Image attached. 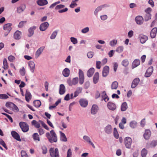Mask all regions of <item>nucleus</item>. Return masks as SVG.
Returning a JSON list of instances; mask_svg holds the SVG:
<instances>
[{
	"mask_svg": "<svg viewBox=\"0 0 157 157\" xmlns=\"http://www.w3.org/2000/svg\"><path fill=\"white\" fill-rule=\"evenodd\" d=\"M157 32V28H154L151 30L150 33L151 37L152 38H154L155 37Z\"/></svg>",
	"mask_w": 157,
	"mask_h": 157,
	"instance_id": "c85d7f7f",
	"label": "nucleus"
},
{
	"mask_svg": "<svg viewBox=\"0 0 157 157\" xmlns=\"http://www.w3.org/2000/svg\"><path fill=\"white\" fill-rule=\"evenodd\" d=\"M113 135L115 138L116 139H118L119 137V134L117 131V129L116 128H114L113 132Z\"/></svg>",
	"mask_w": 157,
	"mask_h": 157,
	"instance_id": "58836bf2",
	"label": "nucleus"
},
{
	"mask_svg": "<svg viewBox=\"0 0 157 157\" xmlns=\"http://www.w3.org/2000/svg\"><path fill=\"white\" fill-rule=\"evenodd\" d=\"M94 72V69L92 67L87 72V75L89 77H91L93 75Z\"/></svg>",
	"mask_w": 157,
	"mask_h": 157,
	"instance_id": "7c9ffc66",
	"label": "nucleus"
},
{
	"mask_svg": "<svg viewBox=\"0 0 157 157\" xmlns=\"http://www.w3.org/2000/svg\"><path fill=\"white\" fill-rule=\"evenodd\" d=\"M151 13H146L144 16L145 20L146 21H148L151 19Z\"/></svg>",
	"mask_w": 157,
	"mask_h": 157,
	"instance_id": "37998d69",
	"label": "nucleus"
},
{
	"mask_svg": "<svg viewBox=\"0 0 157 157\" xmlns=\"http://www.w3.org/2000/svg\"><path fill=\"white\" fill-rule=\"evenodd\" d=\"M20 36V31L18 30L16 31L14 33L13 36L14 39L19 40Z\"/></svg>",
	"mask_w": 157,
	"mask_h": 157,
	"instance_id": "ea45409f",
	"label": "nucleus"
},
{
	"mask_svg": "<svg viewBox=\"0 0 157 157\" xmlns=\"http://www.w3.org/2000/svg\"><path fill=\"white\" fill-rule=\"evenodd\" d=\"M77 6V4L75 2V1H73L71 4L70 5V7L71 8H73L75 7L76 6Z\"/></svg>",
	"mask_w": 157,
	"mask_h": 157,
	"instance_id": "e2e57ef3",
	"label": "nucleus"
},
{
	"mask_svg": "<svg viewBox=\"0 0 157 157\" xmlns=\"http://www.w3.org/2000/svg\"><path fill=\"white\" fill-rule=\"evenodd\" d=\"M137 125V123L135 121H131L130 123V126L132 128H134L136 127Z\"/></svg>",
	"mask_w": 157,
	"mask_h": 157,
	"instance_id": "c03bdc74",
	"label": "nucleus"
},
{
	"mask_svg": "<svg viewBox=\"0 0 157 157\" xmlns=\"http://www.w3.org/2000/svg\"><path fill=\"white\" fill-rule=\"evenodd\" d=\"M122 65L126 67H127L129 64V62L127 59H125L123 60L121 63Z\"/></svg>",
	"mask_w": 157,
	"mask_h": 157,
	"instance_id": "de8ad7c7",
	"label": "nucleus"
},
{
	"mask_svg": "<svg viewBox=\"0 0 157 157\" xmlns=\"http://www.w3.org/2000/svg\"><path fill=\"white\" fill-rule=\"evenodd\" d=\"M128 108V105L126 102L123 103L121 105V110L122 111H124L126 110Z\"/></svg>",
	"mask_w": 157,
	"mask_h": 157,
	"instance_id": "c9c22d12",
	"label": "nucleus"
},
{
	"mask_svg": "<svg viewBox=\"0 0 157 157\" xmlns=\"http://www.w3.org/2000/svg\"><path fill=\"white\" fill-rule=\"evenodd\" d=\"M123 48L122 46L119 47L117 48L116 50V51L120 53L123 51Z\"/></svg>",
	"mask_w": 157,
	"mask_h": 157,
	"instance_id": "bf43d9fd",
	"label": "nucleus"
},
{
	"mask_svg": "<svg viewBox=\"0 0 157 157\" xmlns=\"http://www.w3.org/2000/svg\"><path fill=\"white\" fill-rule=\"evenodd\" d=\"M78 77L74 78L71 81L70 78H69L67 80V82L70 86H72L73 85H76L78 82Z\"/></svg>",
	"mask_w": 157,
	"mask_h": 157,
	"instance_id": "423d86ee",
	"label": "nucleus"
},
{
	"mask_svg": "<svg viewBox=\"0 0 157 157\" xmlns=\"http://www.w3.org/2000/svg\"><path fill=\"white\" fill-rule=\"evenodd\" d=\"M65 88L64 85L63 84L60 85L59 88V94L61 95L65 93Z\"/></svg>",
	"mask_w": 157,
	"mask_h": 157,
	"instance_id": "aec40b11",
	"label": "nucleus"
},
{
	"mask_svg": "<svg viewBox=\"0 0 157 157\" xmlns=\"http://www.w3.org/2000/svg\"><path fill=\"white\" fill-rule=\"evenodd\" d=\"M32 137L34 141H40V138L39 135L37 133H34L32 135Z\"/></svg>",
	"mask_w": 157,
	"mask_h": 157,
	"instance_id": "2f4dec72",
	"label": "nucleus"
},
{
	"mask_svg": "<svg viewBox=\"0 0 157 157\" xmlns=\"http://www.w3.org/2000/svg\"><path fill=\"white\" fill-rule=\"evenodd\" d=\"M57 32L56 31H54L51 36L50 38L52 39H54L57 35Z\"/></svg>",
	"mask_w": 157,
	"mask_h": 157,
	"instance_id": "8fccbe9b",
	"label": "nucleus"
},
{
	"mask_svg": "<svg viewBox=\"0 0 157 157\" xmlns=\"http://www.w3.org/2000/svg\"><path fill=\"white\" fill-rule=\"evenodd\" d=\"M83 139L87 142L90 144L94 148H95V146L94 144L91 141L90 137L87 136H84L83 137Z\"/></svg>",
	"mask_w": 157,
	"mask_h": 157,
	"instance_id": "412c9836",
	"label": "nucleus"
},
{
	"mask_svg": "<svg viewBox=\"0 0 157 157\" xmlns=\"http://www.w3.org/2000/svg\"><path fill=\"white\" fill-rule=\"evenodd\" d=\"M20 128L24 132H26L29 130V126L26 123L20 122Z\"/></svg>",
	"mask_w": 157,
	"mask_h": 157,
	"instance_id": "39448f33",
	"label": "nucleus"
},
{
	"mask_svg": "<svg viewBox=\"0 0 157 157\" xmlns=\"http://www.w3.org/2000/svg\"><path fill=\"white\" fill-rule=\"evenodd\" d=\"M109 71V66H106L103 68L102 71V76L103 77H106L108 74Z\"/></svg>",
	"mask_w": 157,
	"mask_h": 157,
	"instance_id": "ddd939ff",
	"label": "nucleus"
},
{
	"mask_svg": "<svg viewBox=\"0 0 157 157\" xmlns=\"http://www.w3.org/2000/svg\"><path fill=\"white\" fill-rule=\"evenodd\" d=\"M140 81V79L138 78H135L132 81L131 87L132 88H135L138 85Z\"/></svg>",
	"mask_w": 157,
	"mask_h": 157,
	"instance_id": "4468645a",
	"label": "nucleus"
},
{
	"mask_svg": "<svg viewBox=\"0 0 157 157\" xmlns=\"http://www.w3.org/2000/svg\"><path fill=\"white\" fill-rule=\"evenodd\" d=\"M6 107L9 108L13 110H16L17 111H18L19 110V109L17 106L11 102H7L6 103Z\"/></svg>",
	"mask_w": 157,
	"mask_h": 157,
	"instance_id": "7ed1b4c3",
	"label": "nucleus"
},
{
	"mask_svg": "<svg viewBox=\"0 0 157 157\" xmlns=\"http://www.w3.org/2000/svg\"><path fill=\"white\" fill-rule=\"evenodd\" d=\"M135 20L136 23L138 24H141L144 22L143 17L140 16H138L136 17Z\"/></svg>",
	"mask_w": 157,
	"mask_h": 157,
	"instance_id": "dca6fc26",
	"label": "nucleus"
},
{
	"mask_svg": "<svg viewBox=\"0 0 157 157\" xmlns=\"http://www.w3.org/2000/svg\"><path fill=\"white\" fill-rule=\"evenodd\" d=\"M65 6L63 5H57L55 8V9L56 10H59L60 9L63 8Z\"/></svg>",
	"mask_w": 157,
	"mask_h": 157,
	"instance_id": "052dcab7",
	"label": "nucleus"
},
{
	"mask_svg": "<svg viewBox=\"0 0 157 157\" xmlns=\"http://www.w3.org/2000/svg\"><path fill=\"white\" fill-rule=\"evenodd\" d=\"M117 41L116 40H114L110 42L109 44L111 46H113L116 44Z\"/></svg>",
	"mask_w": 157,
	"mask_h": 157,
	"instance_id": "603ef678",
	"label": "nucleus"
},
{
	"mask_svg": "<svg viewBox=\"0 0 157 157\" xmlns=\"http://www.w3.org/2000/svg\"><path fill=\"white\" fill-rule=\"evenodd\" d=\"M31 96L30 93L29 92L26 91L25 95L26 100L28 102L29 101L31 98Z\"/></svg>",
	"mask_w": 157,
	"mask_h": 157,
	"instance_id": "f704fd0d",
	"label": "nucleus"
},
{
	"mask_svg": "<svg viewBox=\"0 0 157 157\" xmlns=\"http://www.w3.org/2000/svg\"><path fill=\"white\" fill-rule=\"evenodd\" d=\"M12 25V24L10 23L5 24L3 26V29L5 31L10 33L12 29V28L11 27Z\"/></svg>",
	"mask_w": 157,
	"mask_h": 157,
	"instance_id": "1a4fd4ad",
	"label": "nucleus"
},
{
	"mask_svg": "<svg viewBox=\"0 0 157 157\" xmlns=\"http://www.w3.org/2000/svg\"><path fill=\"white\" fill-rule=\"evenodd\" d=\"M151 135V132L149 129H147L145 130V132L144 135V139L146 140L149 139Z\"/></svg>",
	"mask_w": 157,
	"mask_h": 157,
	"instance_id": "a211bd4d",
	"label": "nucleus"
},
{
	"mask_svg": "<svg viewBox=\"0 0 157 157\" xmlns=\"http://www.w3.org/2000/svg\"><path fill=\"white\" fill-rule=\"evenodd\" d=\"M79 102L81 106L83 107H86L88 105V101L86 99H80Z\"/></svg>",
	"mask_w": 157,
	"mask_h": 157,
	"instance_id": "2eb2a0df",
	"label": "nucleus"
},
{
	"mask_svg": "<svg viewBox=\"0 0 157 157\" xmlns=\"http://www.w3.org/2000/svg\"><path fill=\"white\" fill-rule=\"evenodd\" d=\"M118 84L117 81H115L112 82L111 85V88L112 90L116 89L118 86Z\"/></svg>",
	"mask_w": 157,
	"mask_h": 157,
	"instance_id": "e433bc0d",
	"label": "nucleus"
},
{
	"mask_svg": "<svg viewBox=\"0 0 157 157\" xmlns=\"http://www.w3.org/2000/svg\"><path fill=\"white\" fill-rule=\"evenodd\" d=\"M46 136L47 138L49 141L51 143L56 142L57 141V137L55 132L53 130L50 131V133L47 132L46 134Z\"/></svg>",
	"mask_w": 157,
	"mask_h": 157,
	"instance_id": "f257e3e1",
	"label": "nucleus"
},
{
	"mask_svg": "<svg viewBox=\"0 0 157 157\" xmlns=\"http://www.w3.org/2000/svg\"><path fill=\"white\" fill-rule=\"evenodd\" d=\"M50 155L51 157H59L58 149L56 148L54 150V148H51L49 150Z\"/></svg>",
	"mask_w": 157,
	"mask_h": 157,
	"instance_id": "f03ea898",
	"label": "nucleus"
},
{
	"mask_svg": "<svg viewBox=\"0 0 157 157\" xmlns=\"http://www.w3.org/2000/svg\"><path fill=\"white\" fill-rule=\"evenodd\" d=\"M38 132L40 136L43 135L44 133V130L42 128H39L38 130Z\"/></svg>",
	"mask_w": 157,
	"mask_h": 157,
	"instance_id": "69168bd1",
	"label": "nucleus"
},
{
	"mask_svg": "<svg viewBox=\"0 0 157 157\" xmlns=\"http://www.w3.org/2000/svg\"><path fill=\"white\" fill-rule=\"evenodd\" d=\"M107 106L109 110L112 111L115 110L117 108V106L116 104L115 103L110 101H109L108 103Z\"/></svg>",
	"mask_w": 157,
	"mask_h": 157,
	"instance_id": "6e6552de",
	"label": "nucleus"
},
{
	"mask_svg": "<svg viewBox=\"0 0 157 157\" xmlns=\"http://www.w3.org/2000/svg\"><path fill=\"white\" fill-rule=\"evenodd\" d=\"M139 38L141 43L144 44L148 40V37L147 36L143 34H140L139 36Z\"/></svg>",
	"mask_w": 157,
	"mask_h": 157,
	"instance_id": "9b49d317",
	"label": "nucleus"
},
{
	"mask_svg": "<svg viewBox=\"0 0 157 157\" xmlns=\"http://www.w3.org/2000/svg\"><path fill=\"white\" fill-rule=\"evenodd\" d=\"M153 71V67L151 66L149 67L147 70L145 74V76L146 77H150L152 74Z\"/></svg>",
	"mask_w": 157,
	"mask_h": 157,
	"instance_id": "f8f14e48",
	"label": "nucleus"
},
{
	"mask_svg": "<svg viewBox=\"0 0 157 157\" xmlns=\"http://www.w3.org/2000/svg\"><path fill=\"white\" fill-rule=\"evenodd\" d=\"M8 97V96L6 94H0V98L1 99H7Z\"/></svg>",
	"mask_w": 157,
	"mask_h": 157,
	"instance_id": "338daca9",
	"label": "nucleus"
},
{
	"mask_svg": "<svg viewBox=\"0 0 157 157\" xmlns=\"http://www.w3.org/2000/svg\"><path fill=\"white\" fill-rule=\"evenodd\" d=\"M71 40L74 44H76L77 43V40L76 38L71 37Z\"/></svg>",
	"mask_w": 157,
	"mask_h": 157,
	"instance_id": "13d9d810",
	"label": "nucleus"
},
{
	"mask_svg": "<svg viewBox=\"0 0 157 157\" xmlns=\"http://www.w3.org/2000/svg\"><path fill=\"white\" fill-rule=\"evenodd\" d=\"M32 124L34 125L36 128H39L40 127V124L36 121L33 120L32 122Z\"/></svg>",
	"mask_w": 157,
	"mask_h": 157,
	"instance_id": "4c0bfd02",
	"label": "nucleus"
},
{
	"mask_svg": "<svg viewBox=\"0 0 157 157\" xmlns=\"http://www.w3.org/2000/svg\"><path fill=\"white\" fill-rule=\"evenodd\" d=\"M44 49V47H40L37 50L35 54V57L36 58H37L39 56L40 54L43 52Z\"/></svg>",
	"mask_w": 157,
	"mask_h": 157,
	"instance_id": "5701e85b",
	"label": "nucleus"
},
{
	"mask_svg": "<svg viewBox=\"0 0 157 157\" xmlns=\"http://www.w3.org/2000/svg\"><path fill=\"white\" fill-rule=\"evenodd\" d=\"M82 87H78L75 92L74 97H77L79 94L81 93L82 92Z\"/></svg>",
	"mask_w": 157,
	"mask_h": 157,
	"instance_id": "72a5a7b5",
	"label": "nucleus"
},
{
	"mask_svg": "<svg viewBox=\"0 0 157 157\" xmlns=\"http://www.w3.org/2000/svg\"><path fill=\"white\" fill-rule=\"evenodd\" d=\"M26 73L24 67H22V69L20 70V75L22 76H24Z\"/></svg>",
	"mask_w": 157,
	"mask_h": 157,
	"instance_id": "864d4df0",
	"label": "nucleus"
},
{
	"mask_svg": "<svg viewBox=\"0 0 157 157\" xmlns=\"http://www.w3.org/2000/svg\"><path fill=\"white\" fill-rule=\"evenodd\" d=\"M99 79V74L98 72L95 73L93 78V82L94 84H96Z\"/></svg>",
	"mask_w": 157,
	"mask_h": 157,
	"instance_id": "b1692460",
	"label": "nucleus"
},
{
	"mask_svg": "<svg viewBox=\"0 0 157 157\" xmlns=\"http://www.w3.org/2000/svg\"><path fill=\"white\" fill-rule=\"evenodd\" d=\"M132 142V139L130 137H127L124 139V144L127 148H130Z\"/></svg>",
	"mask_w": 157,
	"mask_h": 157,
	"instance_id": "20e7f679",
	"label": "nucleus"
},
{
	"mask_svg": "<svg viewBox=\"0 0 157 157\" xmlns=\"http://www.w3.org/2000/svg\"><path fill=\"white\" fill-rule=\"evenodd\" d=\"M49 25L48 23L47 22L42 23L40 26V30L42 31L45 30L48 27Z\"/></svg>",
	"mask_w": 157,
	"mask_h": 157,
	"instance_id": "9d476101",
	"label": "nucleus"
},
{
	"mask_svg": "<svg viewBox=\"0 0 157 157\" xmlns=\"http://www.w3.org/2000/svg\"><path fill=\"white\" fill-rule=\"evenodd\" d=\"M140 64V62L139 59H135L133 62L132 63V68H134L138 66Z\"/></svg>",
	"mask_w": 157,
	"mask_h": 157,
	"instance_id": "c756f323",
	"label": "nucleus"
},
{
	"mask_svg": "<svg viewBox=\"0 0 157 157\" xmlns=\"http://www.w3.org/2000/svg\"><path fill=\"white\" fill-rule=\"evenodd\" d=\"M94 53L92 52H88L87 54V56L88 58H92L94 56Z\"/></svg>",
	"mask_w": 157,
	"mask_h": 157,
	"instance_id": "6e6d98bb",
	"label": "nucleus"
},
{
	"mask_svg": "<svg viewBox=\"0 0 157 157\" xmlns=\"http://www.w3.org/2000/svg\"><path fill=\"white\" fill-rule=\"evenodd\" d=\"M15 58L13 56L10 55L8 57V60L11 62H12L15 59Z\"/></svg>",
	"mask_w": 157,
	"mask_h": 157,
	"instance_id": "0e129e2a",
	"label": "nucleus"
},
{
	"mask_svg": "<svg viewBox=\"0 0 157 157\" xmlns=\"http://www.w3.org/2000/svg\"><path fill=\"white\" fill-rule=\"evenodd\" d=\"M33 103L34 105L36 107H38L41 105V102L39 100L34 101Z\"/></svg>",
	"mask_w": 157,
	"mask_h": 157,
	"instance_id": "a19ab883",
	"label": "nucleus"
},
{
	"mask_svg": "<svg viewBox=\"0 0 157 157\" xmlns=\"http://www.w3.org/2000/svg\"><path fill=\"white\" fill-rule=\"evenodd\" d=\"M42 153L44 154H46L47 152V148L45 146L42 147Z\"/></svg>",
	"mask_w": 157,
	"mask_h": 157,
	"instance_id": "774afa93",
	"label": "nucleus"
},
{
	"mask_svg": "<svg viewBox=\"0 0 157 157\" xmlns=\"http://www.w3.org/2000/svg\"><path fill=\"white\" fill-rule=\"evenodd\" d=\"M60 134V139L63 142H67V139L65 134L61 131H59Z\"/></svg>",
	"mask_w": 157,
	"mask_h": 157,
	"instance_id": "cd10ccee",
	"label": "nucleus"
},
{
	"mask_svg": "<svg viewBox=\"0 0 157 157\" xmlns=\"http://www.w3.org/2000/svg\"><path fill=\"white\" fill-rule=\"evenodd\" d=\"M147 153V150L145 148L143 149L141 151V155L142 157H146Z\"/></svg>",
	"mask_w": 157,
	"mask_h": 157,
	"instance_id": "a18cd8bd",
	"label": "nucleus"
},
{
	"mask_svg": "<svg viewBox=\"0 0 157 157\" xmlns=\"http://www.w3.org/2000/svg\"><path fill=\"white\" fill-rule=\"evenodd\" d=\"M36 27L35 26H33L30 27L29 29V34L28 36L29 37H31L32 36L34 33V30L36 29Z\"/></svg>",
	"mask_w": 157,
	"mask_h": 157,
	"instance_id": "393cba45",
	"label": "nucleus"
},
{
	"mask_svg": "<svg viewBox=\"0 0 157 157\" xmlns=\"http://www.w3.org/2000/svg\"><path fill=\"white\" fill-rule=\"evenodd\" d=\"M29 65L30 68V70L32 72L34 71L35 67V64L33 61H30L29 62Z\"/></svg>",
	"mask_w": 157,
	"mask_h": 157,
	"instance_id": "473e14b6",
	"label": "nucleus"
},
{
	"mask_svg": "<svg viewBox=\"0 0 157 157\" xmlns=\"http://www.w3.org/2000/svg\"><path fill=\"white\" fill-rule=\"evenodd\" d=\"M3 68L5 69H7L8 68V63L6 59V58H4L3 60Z\"/></svg>",
	"mask_w": 157,
	"mask_h": 157,
	"instance_id": "79ce46f5",
	"label": "nucleus"
},
{
	"mask_svg": "<svg viewBox=\"0 0 157 157\" xmlns=\"http://www.w3.org/2000/svg\"><path fill=\"white\" fill-rule=\"evenodd\" d=\"M37 3L39 6H43L47 4L48 2L47 0H38Z\"/></svg>",
	"mask_w": 157,
	"mask_h": 157,
	"instance_id": "bb28decb",
	"label": "nucleus"
},
{
	"mask_svg": "<svg viewBox=\"0 0 157 157\" xmlns=\"http://www.w3.org/2000/svg\"><path fill=\"white\" fill-rule=\"evenodd\" d=\"M103 7V6H101L97 7L94 11V14L96 15L98 12L101 10Z\"/></svg>",
	"mask_w": 157,
	"mask_h": 157,
	"instance_id": "09e8293b",
	"label": "nucleus"
},
{
	"mask_svg": "<svg viewBox=\"0 0 157 157\" xmlns=\"http://www.w3.org/2000/svg\"><path fill=\"white\" fill-rule=\"evenodd\" d=\"M70 74V71L67 68H65L62 71V74L65 77H68Z\"/></svg>",
	"mask_w": 157,
	"mask_h": 157,
	"instance_id": "6ab92c4d",
	"label": "nucleus"
},
{
	"mask_svg": "<svg viewBox=\"0 0 157 157\" xmlns=\"http://www.w3.org/2000/svg\"><path fill=\"white\" fill-rule=\"evenodd\" d=\"M11 134L13 138L17 140L20 141V136L18 133L15 131H13L11 132Z\"/></svg>",
	"mask_w": 157,
	"mask_h": 157,
	"instance_id": "4be33fe9",
	"label": "nucleus"
},
{
	"mask_svg": "<svg viewBox=\"0 0 157 157\" xmlns=\"http://www.w3.org/2000/svg\"><path fill=\"white\" fill-rule=\"evenodd\" d=\"M105 132L108 134H110L112 132V128L111 125H108L105 128Z\"/></svg>",
	"mask_w": 157,
	"mask_h": 157,
	"instance_id": "a878e982",
	"label": "nucleus"
},
{
	"mask_svg": "<svg viewBox=\"0 0 157 157\" xmlns=\"http://www.w3.org/2000/svg\"><path fill=\"white\" fill-rule=\"evenodd\" d=\"M21 154L22 157H29L26 151H22Z\"/></svg>",
	"mask_w": 157,
	"mask_h": 157,
	"instance_id": "5fc2aeb1",
	"label": "nucleus"
},
{
	"mask_svg": "<svg viewBox=\"0 0 157 157\" xmlns=\"http://www.w3.org/2000/svg\"><path fill=\"white\" fill-rule=\"evenodd\" d=\"M157 145V140H153L150 144V146L151 147H155Z\"/></svg>",
	"mask_w": 157,
	"mask_h": 157,
	"instance_id": "49530a36",
	"label": "nucleus"
},
{
	"mask_svg": "<svg viewBox=\"0 0 157 157\" xmlns=\"http://www.w3.org/2000/svg\"><path fill=\"white\" fill-rule=\"evenodd\" d=\"M79 83L80 84H82L84 81V75L83 71L81 69L79 70Z\"/></svg>",
	"mask_w": 157,
	"mask_h": 157,
	"instance_id": "0eeeda50",
	"label": "nucleus"
},
{
	"mask_svg": "<svg viewBox=\"0 0 157 157\" xmlns=\"http://www.w3.org/2000/svg\"><path fill=\"white\" fill-rule=\"evenodd\" d=\"M98 110V106L96 105H92L91 109V113L92 114L94 115L96 113Z\"/></svg>",
	"mask_w": 157,
	"mask_h": 157,
	"instance_id": "f3484780",
	"label": "nucleus"
},
{
	"mask_svg": "<svg viewBox=\"0 0 157 157\" xmlns=\"http://www.w3.org/2000/svg\"><path fill=\"white\" fill-rule=\"evenodd\" d=\"M72 151L71 149H69L67 151V156L66 157H71L72 155Z\"/></svg>",
	"mask_w": 157,
	"mask_h": 157,
	"instance_id": "680f3d73",
	"label": "nucleus"
},
{
	"mask_svg": "<svg viewBox=\"0 0 157 157\" xmlns=\"http://www.w3.org/2000/svg\"><path fill=\"white\" fill-rule=\"evenodd\" d=\"M89 28L88 27H86L82 29L81 30V32L82 33H85L88 32L89 31Z\"/></svg>",
	"mask_w": 157,
	"mask_h": 157,
	"instance_id": "4d7b16f0",
	"label": "nucleus"
},
{
	"mask_svg": "<svg viewBox=\"0 0 157 157\" xmlns=\"http://www.w3.org/2000/svg\"><path fill=\"white\" fill-rule=\"evenodd\" d=\"M39 121L41 123L42 126L46 130H49V128L48 126L42 121Z\"/></svg>",
	"mask_w": 157,
	"mask_h": 157,
	"instance_id": "3c124183",
	"label": "nucleus"
}]
</instances>
